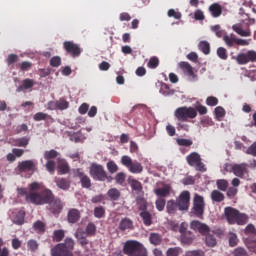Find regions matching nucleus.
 Here are the masks:
<instances>
[{"mask_svg": "<svg viewBox=\"0 0 256 256\" xmlns=\"http://www.w3.org/2000/svg\"><path fill=\"white\" fill-rule=\"evenodd\" d=\"M27 202L34 205H48L47 209L53 215H59L63 211V202L49 189H44L40 193H29Z\"/></svg>", "mask_w": 256, "mask_h": 256, "instance_id": "f257e3e1", "label": "nucleus"}, {"mask_svg": "<svg viewBox=\"0 0 256 256\" xmlns=\"http://www.w3.org/2000/svg\"><path fill=\"white\" fill-rule=\"evenodd\" d=\"M174 117L177 119V130L189 132L190 126L189 119H195L197 117V110L193 107L182 106L175 110Z\"/></svg>", "mask_w": 256, "mask_h": 256, "instance_id": "f03ea898", "label": "nucleus"}, {"mask_svg": "<svg viewBox=\"0 0 256 256\" xmlns=\"http://www.w3.org/2000/svg\"><path fill=\"white\" fill-rule=\"evenodd\" d=\"M224 217L229 225H246L249 221V216L245 213H240L239 210L233 207L224 209Z\"/></svg>", "mask_w": 256, "mask_h": 256, "instance_id": "7ed1b4c3", "label": "nucleus"}, {"mask_svg": "<svg viewBox=\"0 0 256 256\" xmlns=\"http://www.w3.org/2000/svg\"><path fill=\"white\" fill-rule=\"evenodd\" d=\"M123 253L128 256H148L147 248L136 240H127L123 246Z\"/></svg>", "mask_w": 256, "mask_h": 256, "instance_id": "20e7f679", "label": "nucleus"}, {"mask_svg": "<svg viewBox=\"0 0 256 256\" xmlns=\"http://www.w3.org/2000/svg\"><path fill=\"white\" fill-rule=\"evenodd\" d=\"M89 173L94 181H107V183H111L114 179L113 176L107 174L103 165L97 163L91 164Z\"/></svg>", "mask_w": 256, "mask_h": 256, "instance_id": "39448f33", "label": "nucleus"}, {"mask_svg": "<svg viewBox=\"0 0 256 256\" xmlns=\"http://www.w3.org/2000/svg\"><path fill=\"white\" fill-rule=\"evenodd\" d=\"M255 19L245 20L243 23L234 24L232 29L240 37H251V25H255Z\"/></svg>", "mask_w": 256, "mask_h": 256, "instance_id": "423d86ee", "label": "nucleus"}, {"mask_svg": "<svg viewBox=\"0 0 256 256\" xmlns=\"http://www.w3.org/2000/svg\"><path fill=\"white\" fill-rule=\"evenodd\" d=\"M190 213L198 219H203V215H205V199L203 196L195 194L193 199V207Z\"/></svg>", "mask_w": 256, "mask_h": 256, "instance_id": "0eeeda50", "label": "nucleus"}, {"mask_svg": "<svg viewBox=\"0 0 256 256\" xmlns=\"http://www.w3.org/2000/svg\"><path fill=\"white\" fill-rule=\"evenodd\" d=\"M186 161L190 167H195L196 171H200V173H205L207 168H205V164L201 160V155L197 152H192L186 157Z\"/></svg>", "mask_w": 256, "mask_h": 256, "instance_id": "6e6552de", "label": "nucleus"}, {"mask_svg": "<svg viewBox=\"0 0 256 256\" xmlns=\"http://www.w3.org/2000/svg\"><path fill=\"white\" fill-rule=\"evenodd\" d=\"M63 47L66 53L70 55V57H73L74 59L75 57H81V53L83 50L81 49V46H79V44H75L73 41H65L63 43Z\"/></svg>", "mask_w": 256, "mask_h": 256, "instance_id": "1a4fd4ad", "label": "nucleus"}, {"mask_svg": "<svg viewBox=\"0 0 256 256\" xmlns=\"http://www.w3.org/2000/svg\"><path fill=\"white\" fill-rule=\"evenodd\" d=\"M74 177L80 179L81 187L83 189H91V178L83 172V169L78 168L73 170Z\"/></svg>", "mask_w": 256, "mask_h": 256, "instance_id": "9d476101", "label": "nucleus"}, {"mask_svg": "<svg viewBox=\"0 0 256 256\" xmlns=\"http://www.w3.org/2000/svg\"><path fill=\"white\" fill-rule=\"evenodd\" d=\"M190 201L191 193H189L187 190L183 191L176 200V203L179 206V211H187L189 209Z\"/></svg>", "mask_w": 256, "mask_h": 256, "instance_id": "9b49d317", "label": "nucleus"}, {"mask_svg": "<svg viewBox=\"0 0 256 256\" xmlns=\"http://www.w3.org/2000/svg\"><path fill=\"white\" fill-rule=\"evenodd\" d=\"M237 61L241 65H245L246 63H255L256 61V52L253 50L248 51L247 53H240L237 56Z\"/></svg>", "mask_w": 256, "mask_h": 256, "instance_id": "f8f14e48", "label": "nucleus"}, {"mask_svg": "<svg viewBox=\"0 0 256 256\" xmlns=\"http://www.w3.org/2000/svg\"><path fill=\"white\" fill-rule=\"evenodd\" d=\"M17 169L20 173H27L29 171L33 173L37 170V164L33 160H25L18 163Z\"/></svg>", "mask_w": 256, "mask_h": 256, "instance_id": "ddd939ff", "label": "nucleus"}, {"mask_svg": "<svg viewBox=\"0 0 256 256\" xmlns=\"http://www.w3.org/2000/svg\"><path fill=\"white\" fill-rule=\"evenodd\" d=\"M190 227L191 229H193V231H198V233H200L201 235H207L209 231H211L207 224L202 223L201 221L198 220L192 221L190 223Z\"/></svg>", "mask_w": 256, "mask_h": 256, "instance_id": "4468645a", "label": "nucleus"}, {"mask_svg": "<svg viewBox=\"0 0 256 256\" xmlns=\"http://www.w3.org/2000/svg\"><path fill=\"white\" fill-rule=\"evenodd\" d=\"M33 87H35V80L26 78L21 81L20 86L17 87V93H23L25 91H33Z\"/></svg>", "mask_w": 256, "mask_h": 256, "instance_id": "2eb2a0df", "label": "nucleus"}, {"mask_svg": "<svg viewBox=\"0 0 256 256\" xmlns=\"http://www.w3.org/2000/svg\"><path fill=\"white\" fill-rule=\"evenodd\" d=\"M208 11L214 19L219 18L221 15H223V6L219 3H213L209 6Z\"/></svg>", "mask_w": 256, "mask_h": 256, "instance_id": "dca6fc26", "label": "nucleus"}, {"mask_svg": "<svg viewBox=\"0 0 256 256\" xmlns=\"http://www.w3.org/2000/svg\"><path fill=\"white\" fill-rule=\"evenodd\" d=\"M52 256H71L72 252L63 247V244H57L51 249Z\"/></svg>", "mask_w": 256, "mask_h": 256, "instance_id": "f3484780", "label": "nucleus"}, {"mask_svg": "<svg viewBox=\"0 0 256 256\" xmlns=\"http://www.w3.org/2000/svg\"><path fill=\"white\" fill-rule=\"evenodd\" d=\"M181 69L189 81H197V72H195L192 65H182Z\"/></svg>", "mask_w": 256, "mask_h": 256, "instance_id": "a211bd4d", "label": "nucleus"}, {"mask_svg": "<svg viewBox=\"0 0 256 256\" xmlns=\"http://www.w3.org/2000/svg\"><path fill=\"white\" fill-rule=\"evenodd\" d=\"M12 221L15 225H23L25 223V211L16 210L12 213Z\"/></svg>", "mask_w": 256, "mask_h": 256, "instance_id": "6ab92c4d", "label": "nucleus"}, {"mask_svg": "<svg viewBox=\"0 0 256 256\" xmlns=\"http://www.w3.org/2000/svg\"><path fill=\"white\" fill-rule=\"evenodd\" d=\"M67 219H68V223H77V221L81 219V212H79L75 208H72L68 211Z\"/></svg>", "mask_w": 256, "mask_h": 256, "instance_id": "aec40b11", "label": "nucleus"}, {"mask_svg": "<svg viewBox=\"0 0 256 256\" xmlns=\"http://www.w3.org/2000/svg\"><path fill=\"white\" fill-rule=\"evenodd\" d=\"M54 183H56L59 189L62 191H67L71 187V182L66 178H55Z\"/></svg>", "mask_w": 256, "mask_h": 256, "instance_id": "412c9836", "label": "nucleus"}, {"mask_svg": "<svg viewBox=\"0 0 256 256\" xmlns=\"http://www.w3.org/2000/svg\"><path fill=\"white\" fill-rule=\"evenodd\" d=\"M223 41L227 47H234L237 45V36L234 33L225 34L223 36Z\"/></svg>", "mask_w": 256, "mask_h": 256, "instance_id": "4be33fe9", "label": "nucleus"}, {"mask_svg": "<svg viewBox=\"0 0 256 256\" xmlns=\"http://www.w3.org/2000/svg\"><path fill=\"white\" fill-rule=\"evenodd\" d=\"M139 215L146 227H151V225H153V215H151L149 211H142Z\"/></svg>", "mask_w": 256, "mask_h": 256, "instance_id": "5701e85b", "label": "nucleus"}, {"mask_svg": "<svg viewBox=\"0 0 256 256\" xmlns=\"http://www.w3.org/2000/svg\"><path fill=\"white\" fill-rule=\"evenodd\" d=\"M234 175L236 177H243L247 173V164H234Z\"/></svg>", "mask_w": 256, "mask_h": 256, "instance_id": "b1692460", "label": "nucleus"}, {"mask_svg": "<svg viewBox=\"0 0 256 256\" xmlns=\"http://www.w3.org/2000/svg\"><path fill=\"white\" fill-rule=\"evenodd\" d=\"M120 231H127L129 229H133V220L129 218H123L118 226Z\"/></svg>", "mask_w": 256, "mask_h": 256, "instance_id": "393cba45", "label": "nucleus"}, {"mask_svg": "<svg viewBox=\"0 0 256 256\" xmlns=\"http://www.w3.org/2000/svg\"><path fill=\"white\" fill-rule=\"evenodd\" d=\"M166 211L169 215H175L179 211V204L175 200H169L166 205Z\"/></svg>", "mask_w": 256, "mask_h": 256, "instance_id": "a878e982", "label": "nucleus"}, {"mask_svg": "<svg viewBox=\"0 0 256 256\" xmlns=\"http://www.w3.org/2000/svg\"><path fill=\"white\" fill-rule=\"evenodd\" d=\"M210 197L213 203H222V201H225V194L219 190H213L210 194Z\"/></svg>", "mask_w": 256, "mask_h": 256, "instance_id": "bb28decb", "label": "nucleus"}, {"mask_svg": "<svg viewBox=\"0 0 256 256\" xmlns=\"http://www.w3.org/2000/svg\"><path fill=\"white\" fill-rule=\"evenodd\" d=\"M107 197H109L110 201H119L121 198V191L117 188H111L107 192Z\"/></svg>", "mask_w": 256, "mask_h": 256, "instance_id": "cd10ccee", "label": "nucleus"}, {"mask_svg": "<svg viewBox=\"0 0 256 256\" xmlns=\"http://www.w3.org/2000/svg\"><path fill=\"white\" fill-rule=\"evenodd\" d=\"M128 171H130V173H134V174H139V173H143V165H141L140 162H132L130 164V167L128 168Z\"/></svg>", "mask_w": 256, "mask_h": 256, "instance_id": "c85d7f7f", "label": "nucleus"}, {"mask_svg": "<svg viewBox=\"0 0 256 256\" xmlns=\"http://www.w3.org/2000/svg\"><path fill=\"white\" fill-rule=\"evenodd\" d=\"M154 193L157 195V197H168V195H171V186L157 188L154 190Z\"/></svg>", "mask_w": 256, "mask_h": 256, "instance_id": "c756f323", "label": "nucleus"}, {"mask_svg": "<svg viewBox=\"0 0 256 256\" xmlns=\"http://www.w3.org/2000/svg\"><path fill=\"white\" fill-rule=\"evenodd\" d=\"M193 239H195V235H193L191 231L181 235V242L184 245H191L193 243Z\"/></svg>", "mask_w": 256, "mask_h": 256, "instance_id": "7c9ffc66", "label": "nucleus"}, {"mask_svg": "<svg viewBox=\"0 0 256 256\" xmlns=\"http://www.w3.org/2000/svg\"><path fill=\"white\" fill-rule=\"evenodd\" d=\"M198 49L204 53V55H209V53H211V45L207 41H200Z\"/></svg>", "mask_w": 256, "mask_h": 256, "instance_id": "2f4dec72", "label": "nucleus"}, {"mask_svg": "<svg viewBox=\"0 0 256 256\" xmlns=\"http://www.w3.org/2000/svg\"><path fill=\"white\" fill-rule=\"evenodd\" d=\"M87 237H93L95 236V233H97V226L93 222H89L85 229Z\"/></svg>", "mask_w": 256, "mask_h": 256, "instance_id": "473e14b6", "label": "nucleus"}, {"mask_svg": "<svg viewBox=\"0 0 256 256\" xmlns=\"http://www.w3.org/2000/svg\"><path fill=\"white\" fill-rule=\"evenodd\" d=\"M58 173L60 175H67L69 173V164L65 161H60L58 163Z\"/></svg>", "mask_w": 256, "mask_h": 256, "instance_id": "72a5a7b5", "label": "nucleus"}, {"mask_svg": "<svg viewBox=\"0 0 256 256\" xmlns=\"http://www.w3.org/2000/svg\"><path fill=\"white\" fill-rule=\"evenodd\" d=\"M52 239L53 241H56V243L63 241V239H65V230H55Z\"/></svg>", "mask_w": 256, "mask_h": 256, "instance_id": "f704fd0d", "label": "nucleus"}, {"mask_svg": "<svg viewBox=\"0 0 256 256\" xmlns=\"http://www.w3.org/2000/svg\"><path fill=\"white\" fill-rule=\"evenodd\" d=\"M60 245H63V247L67 250V251H71L73 249H75V240H73V238H66L64 240V243H59Z\"/></svg>", "mask_w": 256, "mask_h": 256, "instance_id": "c9c22d12", "label": "nucleus"}, {"mask_svg": "<svg viewBox=\"0 0 256 256\" xmlns=\"http://www.w3.org/2000/svg\"><path fill=\"white\" fill-rule=\"evenodd\" d=\"M216 186L219 191H227V189H229V181L226 179H218L216 181Z\"/></svg>", "mask_w": 256, "mask_h": 256, "instance_id": "e433bc0d", "label": "nucleus"}, {"mask_svg": "<svg viewBox=\"0 0 256 256\" xmlns=\"http://www.w3.org/2000/svg\"><path fill=\"white\" fill-rule=\"evenodd\" d=\"M27 248L32 253H35V251H39V242L35 239H30L27 241Z\"/></svg>", "mask_w": 256, "mask_h": 256, "instance_id": "4c0bfd02", "label": "nucleus"}, {"mask_svg": "<svg viewBox=\"0 0 256 256\" xmlns=\"http://www.w3.org/2000/svg\"><path fill=\"white\" fill-rule=\"evenodd\" d=\"M106 167H107L108 172L111 175H113L114 173H117V171H119V166L113 160L108 161L106 164Z\"/></svg>", "mask_w": 256, "mask_h": 256, "instance_id": "58836bf2", "label": "nucleus"}, {"mask_svg": "<svg viewBox=\"0 0 256 256\" xmlns=\"http://www.w3.org/2000/svg\"><path fill=\"white\" fill-rule=\"evenodd\" d=\"M245 235L248 237H256V227L253 224H248L244 229Z\"/></svg>", "mask_w": 256, "mask_h": 256, "instance_id": "ea45409f", "label": "nucleus"}, {"mask_svg": "<svg viewBox=\"0 0 256 256\" xmlns=\"http://www.w3.org/2000/svg\"><path fill=\"white\" fill-rule=\"evenodd\" d=\"M59 156V152H57V150H50V151H46L44 153V159H46V161H51V159H55Z\"/></svg>", "mask_w": 256, "mask_h": 256, "instance_id": "a19ab883", "label": "nucleus"}, {"mask_svg": "<svg viewBox=\"0 0 256 256\" xmlns=\"http://www.w3.org/2000/svg\"><path fill=\"white\" fill-rule=\"evenodd\" d=\"M228 241L230 247H237V243H239V238H237V234L230 232L228 236Z\"/></svg>", "mask_w": 256, "mask_h": 256, "instance_id": "79ce46f5", "label": "nucleus"}, {"mask_svg": "<svg viewBox=\"0 0 256 256\" xmlns=\"http://www.w3.org/2000/svg\"><path fill=\"white\" fill-rule=\"evenodd\" d=\"M33 228L35 231H37L40 234L45 233V223L42 221L38 220L33 224Z\"/></svg>", "mask_w": 256, "mask_h": 256, "instance_id": "37998d69", "label": "nucleus"}, {"mask_svg": "<svg viewBox=\"0 0 256 256\" xmlns=\"http://www.w3.org/2000/svg\"><path fill=\"white\" fill-rule=\"evenodd\" d=\"M126 179H127V175L124 172H119L114 177V180L116 181L117 185H123Z\"/></svg>", "mask_w": 256, "mask_h": 256, "instance_id": "c03bdc74", "label": "nucleus"}, {"mask_svg": "<svg viewBox=\"0 0 256 256\" xmlns=\"http://www.w3.org/2000/svg\"><path fill=\"white\" fill-rule=\"evenodd\" d=\"M94 217L96 219H103L105 217V208L103 206L94 208Z\"/></svg>", "mask_w": 256, "mask_h": 256, "instance_id": "a18cd8bd", "label": "nucleus"}, {"mask_svg": "<svg viewBox=\"0 0 256 256\" xmlns=\"http://www.w3.org/2000/svg\"><path fill=\"white\" fill-rule=\"evenodd\" d=\"M211 31H213V33H215L216 37H224L225 36V31H223V29H221V25L217 24L211 27Z\"/></svg>", "mask_w": 256, "mask_h": 256, "instance_id": "49530a36", "label": "nucleus"}, {"mask_svg": "<svg viewBox=\"0 0 256 256\" xmlns=\"http://www.w3.org/2000/svg\"><path fill=\"white\" fill-rule=\"evenodd\" d=\"M27 145H29L28 137H22L15 140L16 147H27Z\"/></svg>", "mask_w": 256, "mask_h": 256, "instance_id": "de8ad7c7", "label": "nucleus"}, {"mask_svg": "<svg viewBox=\"0 0 256 256\" xmlns=\"http://www.w3.org/2000/svg\"><path fill=\"white\" fill-rule=\"evenodd\" d=\"M149 239L152 245H161V236L159 234L151 233Z\"/></svg>", "mask_w": 256, "mask_h": 256, "instance_id": "09e8293b", "label": "nucleus"}, {"mask_svg": "<svg viewBox=\"0 0 256 256\" xmlns=\"http://www.w3.org/2000/svg\"><path fill=\"white\" fill-rule=\"evenodd\" d=\"M160 91L165 95V97L175 94V90L171 89L167 84H162Z\"/></svg>", "mask_w": 256, "mask_h": 256, "instance_id": "8fccbe9b", "label": "nucleus"}, {"mask_svg": "<svg viewBox=\"0 0 256 256\" xmlns=\"http://www.w3.org/2000/svg\"><path fill=\"white\" fill-rule=\"evenodd\" d=\"M168 17H173V19H181L183 17V14H181V12H179V10H175V9H169L167 12Z\"/></svg>", "mask_w": 256, "mask_h": 256, "instance_id": "3c124183", "label": "nucleus"}, {"mask_svg": "<svg viewBox=\"0 0 256 256\" xmlns=\"http://www.w3.org/2000/svg\"><path fill=\"white\" fill-rule=\"evenodd\" d=\"M130 186L134 191H143V185L138 180L133 179L130 183Z\"/></svg>", "mask_w": 256, "mask_h": 256, "instance_id": "603ef678", "label": "nucleus"}, {"mask_svg": "<svg viewBox=\"0 0 256 256\" xmlns=\"http://www.w3.org/2000/svg\"><path fill=\"white\" fill-rule=\"evenodd\" d=\"M206 105L209 107H215L216 105H219V99H217L215 96H209L206 99Z\"/></svg>", "mask_w": 256, "mask_h": 256, "instance_id": "864d4df0", "label": "nucleus"}, {"mask_svg": "<svg viewBox=\"0 0 256 256\" xmlns=\"http://www.w3.org/2000/svg\"><path fill=\"white\" fill-rule=\"evenodd\" d=\"M177 143L178 145H180V147H191V145H193L192 140L185 139V138L177 139Z\"/></svg>", "mask_w": 256, "mask_h": 256, "instance_id": "5fc2aeb1", "label": "nucleus"}, {"mask_svg": "<svg viewBox=\"0 0 256 256\" xmlns=\"http://www.w3.org/2000/svg\"><path fill=\"white\" fill-rule=\"evenodd\" d=\"M181 248L179 247H174V248H169L166 251V256H179V254L181 253Z\"/></svg>", "mask_w": 256, "mask_h": 256, "instance_id": "6e6d98bb", "label": "nucleus"}, {"mask_svg": "<svg viewBox=\"0 0 256 256\" xmlns=\"http://www.w3.org/2000/svg\"><path fill=\"white\" fill-rule=\"evenodd\" d=\"M57 107L60 111H64V109H69V102L65 99H60L57 101Z\"/></svg>", "mask_w": 256, "mask_h": 256, "instance_id": "4d7b16f0", "label": "nucleus"}, {"mask_svg": "<svg viewBox=\"0 0 256 256\" xmlns=\"http://www.w3.org/2000/svg\"><path fill=\"white\" fill-rule=\"evenodd\" d=\"M132 163H133V159H131V157L127 155H124L121 157V164L124 165V167H127V169H129Z\"/></svg>", "mask_w": 256, "mask_h": 256, "instance_id": "13d9d810", "label": "nucleus"}, {"mask_svg": "<svg viewBox=\"0 0 256 256\" xmlns=\"http://www.w3.org/2000/svg\"><path fill=\"white\" fill-rule=\"evenodd\" d=\"M238 193H239V189L235 187H229L227 188L226 195L229 199H233V197H236Z\"/></svg>", "mask_w": 256, "mask_h": 256, "instance_id": "bf43d9fd", "label": "nucleus"}, {"mask_svg": "<svg viewBox=\"0 0 256 256\" xmlns=\"http://www.w3.org/2000/svg\"><path fill=\"white\" fill-rule=\"evenodd\" d=\"M214 113L216 115V119H222V117H225V108L218 106L215 108Z\"/></svg>", "mask_w": 256, "mask_h": 256, "instance_id": "052dcab7", "label": "nucleus"}, {"mask_svg": "<svg viewBox=\"0 0 256 256\" xmlns=\"http://www.w3.org/2000/svg\"><path fill=\"white\" fill-rule=\"evenodd\" d=\"M166 203H167V202H166L165 199H163V198L157 199L156 202H155L156 209H157L158 211H163V209H165Z\"/></svg>", "mask_w": 256, "mask_h": 256, "instance_id": "680f3d73", "label": "nucleus"}, {"mask_svg": "<svg viewBox=\"0 0 256 256\" xmlns=\"http://www.w3.org/2000/svg\"><path fill=\"white\" fill-rule=\"evenodd\" d=\"M206 245L208 247H215V245H217V239L212 235L206 236Z\"/></svg>", "mask_w": 256, "mask_h": 256, "instance_id": "e2e57ef3", "label": "nucleus"}, {"mask_svg": "<svg viewBox=\"0 0 256 256\" xmlns=\"http://www.w3.org/2000/svg\"><path fill=\"white\" fill-rule=\"evenodd\" d=\"M247 247L251 253H255L256 255V239L255 240L248 239Z\"/></svg>", "mask_w": 256, "mask_h": 256, "instance_id": "0e129e2a", "label": "nucleus"}, {"mask_svg": "<svg viewBox=\"0 0 256 256\" xmlns=\"http://www.w3.org/2000/svg\"><path fill=\"white\" fill-rule=\"evenodd\" d=\"M185 256H205V252L202 250H191L185 253Z\"/></svg>", "mask_w": 256, "mask_h": 256, "instance_id": "69168bd1", "label": "nucleus"}, {"mask_svg": "<svg viewBox=\"0 0 256 256\" xmlns=\"http://www.w3.org/2000/svg\"><path fill=\"white\" fill-rule=\"evenodd\" d=\"M234 256H249L245 248L238 247L234 250Z\"/></svg>", "mask_w": 256, "mask_h": 256, "instance_id": "338daca9", "label": "nucleus"}, {"mask_svg": "<svg viewBox=\"0 0 256 256\" xmlns=\"http://www.w3.org/2000/svg\"><path fill=\"white\" fill-rule=\"evenodd\" d=\"M183 185H195V177L187 176L182 179Z\"/></svg>", "mask_w": 256, "mask_h": 256, "instance_id": "774afa93", "label": "nucleus"}]
</instances>
